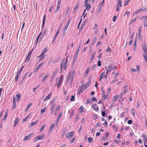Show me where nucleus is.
Masks as SVG:
<instances>
[{
	"label": "nucleus",
	"instance_id": "22",
	"mask_svg": "<svg viewBox=\"0 0 147 147\" xmlns=\"http://www.w3.org/2000/svg\"><path fill=\"white\" fill-rule=\"evenodd\" d=\"M47 31V29H45L40 39L42 38L46 35Z\"/></svg>",
	"mask_w": 147,
	"mask_h": 147
},
{
	"label": "nucleus",
	"instance_id": "47",
	"mask_svg": "<svg viewBox=\"0 0 147 147\" xmlns=\"http://www.w3.org/2000/svg\"><path fill=\"white\" fill-rule=\"evenodd\" d=\"M79 5V1H78L77 2V3L76 6L75 7V9H78V8Z\"/></svg>",
	"mask_w": 147,
	"mask_h": 147
},
{
	"label": "nucleus",
	"instance_id": "64",
	"mask_svg": "<svg viewBox=\"0 0 147 147\" xmlns=\"http://www.w3.org/2000/svg\"><path fill=\"white\" fill-rule=\"evenodd\" d=\"M71 101H73L75 100V96H72L70 99Z\"/></svg>",
	"mask_w": 147,
	"mask_h": 147
},
{
	"label": "nucleus",
	"instance_id": "33",
	"mask_svg": "<svg viewBox=\"0 0 147 147\" xmlns=\"http://www.w3.org/2000/svg\"><path fill=\"white\" fill-rule=\"evenodd\" d=\"M16 97L17 100L18 102L20 98V95L18 93L16 94Z\"/></svg>",
	"mask_w": 147,
	"mask_h": 147
},
{
	"label": "nucleus",
	"instance_id": "42",
	"mask_svg": "<svg viewBox=\"0 0 147 147\" xmlns=\"http://www.w3.org/2000/svg\"><path fill=\"white\" fill-rule=\"evenodd\" d=\"M92 101V100L91 98H88L87 100L86 104H88L89 103H90Z\"/></svg>",
	"mask_w": 147,
	"mask_h": 147
},
{
	"label": "nucleus",
	"instance_id": "32",
	"mask_svg": "<svg viewBox=\"0 0 147 147\" xmlns=\"http://www.w3.org/2000/svg\"><path fill=\"white\" fill-rule=\"evenodd\" d=\"M32 50L30 52H29V53L28 54V56H27V58H28V61L30 59V56L32 54Z\"/></svg>",
	"mask_w": 147,
	"mask_h": 147
},
{
	"label": "nucleus",
	"instance_id": "24",
	"mask_svg": "<svg viewBox=\"0 0 147 147\" xmlns=\"http://www.w3.org/2000/svg\"><path fill=\"white\" fill-rule=\"evenodd\" d=\"M36 137L37 138L38 140H41L43 139L44 138V137L42 135H39L37 136Z\"/></svg>",
	"mask_w": 147,
	"mask_h": 147
},
{
	"label": "nucleus",
	"instance_id": "48",
	"mask_svg": "<svg viewBox=\"0 0 147 147\" xmlns=\"http://www.w3.org/2000/svg\"><path fill=\"white\" fill-rule=\"evenodd\" d=\"M137 18H134L132 20L130 21V24H132L133 22H135Z\"/></svg>",
	"mask_w": 147,
	"mask_h": 147
},
{
	"label": "nucleus",
	"instance_id": "63",
	"mask_svg": "<svg viewBox=\"0 0 147 147\" xmlns=\"http://www.w3.org/2000/svg\"><path fill=\"white\" fill-rule=\"evenodd\" d=\"M105 51L110 52L111 51V48L109 47H107V49Z\"/></svg>",
	"mask_w": 147,
	"mask_h": 147
},
{
	"label": "nucleus",
	"instance_id": "54",
	"mask_svg": "<svg viewBox=\"0 0 147 147\" xmlns=\"http://www.w3.org/2000/svg\"><path fill=\"white\" fill-rule=\"evenodd\" d=\"M146 63H147V55H143Z\"/></svg>",
	"mask_w": 147,
	"mask_h": 147
},
{
	"label": "nucleus",
	"instance_id": "8",
	"mask_svg": "<svg viewBox=\"0 0 147 147\" xmlns=\"http://www.w3.org/2000/svg\"><path fill=\"white\" fill-rule=\"evenodd\" d=\"M32 133L29 134L28 136L25 137L23 139V140L25 141L26 140H30L32 137Z\"/></svg>",
	"mask_w": 147,
	"mask_h": 147
},
{
	"label": "nucleus",
	"instance_id": "40",
	"mask_svg": "<svg viewBox=\"0 0 147 147\" xmlns=\"http://www.w3.org/2000/svg\"><path fill=\"white\" fill-rule=\"evenodd\" d=\"M96 105L94 104L93 105V107L96 111H97L98 110V107H96Z\"/></svg>",
	"mask_w": 147,
	"mask_h": 147
},
{
	"label": "nucleus",
	"instance_id": "4",
	"mask_svg": "<svg viewBox=\"0 0 147 147\" xmlns=\"http://www.w3.org/2000/svg\"><path fill=\"white\" fill-rule=\"evenodd\" d=\"M70 20H69L68 21L67 24H66L65 27H64L63 29V36H64V35H65V32L67 30V29L69 26V25L70 23Z\"/></svg>",
	"mask_w": 147,
	"mask_h": 147
},
{
	"label": "nucleus",
	"instance_id": "43",
	"mask_svg": "<svg viewBox=\"0 0 147 147\" xmlns=\"http://www.w3.org/2000/svg\"><path fill=\"white\" fill-rule=\"evenodd\" d=\"M46 108L45 107L44 108L41 110V114H42L43 113H45L46 111Z\"/></svg>",
	"mask_w": 147,
	"mask_h": 147
},
{
	"label": "nucleus",
	"instance_id": "13",
	"mask_svg": "<svg viewBox=\"0 0 147 147\" xmlns=\"http://www.w3.org/2000/svg\"><path fill=\"white\" fill-rule=\"evenodd\" d=\"M55 105V104H53L51 106L50 111V114L51 115H52L53 113Z\"/></svg>",
	"mask_w": 147,
	"mask_h": 147
},
{
	"label": "nucleus",
	"instance_id": "18",
	"mask_svg": "<svg viewBox=\"0 0 147 147\" xmlns=\"http://www.w3.org/2000/svg\"><path fill=\"white\" fill-rule=\"evenodd\" d=\"M96 54V52H94L92 55V57H91V58L90 59V63L92 60L94 59V57Z\"/></svg>",
	"mask_w": 147,
	"mask_h": 147
},
{
	"label": "nucleus",
	"instance_id": "11",
	"mask_svg": "<svg viewBox=\"0 0 147 147\" xmlns=\"http://www.w3.org/2000/svg\"><path fill=\"white\" fill-rule=\"evenodd\" d=\"M61 25H61V26L59 27V29H58L57 31V32L56 33L55 35V36L54 37V38H53V41H55V40L58 35L59 30L61 28Z\"/></svg>",
	"mask_w": 147,
	"mask_h": 147
},
{
	"label": "nucleus",
	"instance_id": "51",
	"mask_svg": "<svg viewBox=\"0 0 147 147\" xmlns=\"http://www.w3.org/2000/svg\"><path fill=\"white\" fill-rule=\"evenodd\" d=\"M96 66H97L96 65V64L94 65L91 67V70H93V69H94L95 68V67H96Z\"/></svg>",
	"mask_w": 147,
	"mask_h": 147
},
{
	"label": "nucleus",
	"instance_id": "36",
	"mask_svg": "<svg viewBox=\"0 0 147 147\" xmlns=\"http://www.w3.org/2000/svg\"><path fill=\"white\" fill-rule=\"evenodd\" d=\"M115 101H113V102H112L110 106V109L112 108L115 105Z\"/></svg>",
	"mask_w": 147,
	"mask_h": 147
},
{
	"label": "nucleus",
	"instance_id": "1",
	"mask_svg": "<svg viewBox=\"0 0 147 147\" xmlns=\"http://www.w3.org/2000/svg\"><path fill=\"white\" fill-rule=\"evenodd\" d=\"M74 69L73 71H70L67 77V82H68L69 80H70L71 82H72L73 81V78L74 75Z\"/></svg>",
	"mask_w": 147,
	"mask_h": 147
},
{
	"label": "nucleus",
	"instance_id": "45",
	"mask_svg": "<svg viewBox=\"0 0 147 147\" xmlns=\"http://www.w3.org/2000/svg\"><path fill=\"white\" fill-rule=\"evenodd\" d=\"M89 70H90V67H88L85 73V74L86 75V76H87V75L88 74L89 72Z\"/></svg>",
	"mask_w": 147,
	"mask_h": 147
},
{
	"label": "nucleus",
	"instance_id": "41",
	"mask_svg": "<svg viewBox=\"0 0 147 147\" xmlns=\"http://www.w3.org/2000/svg\"><path fill=\"white\" fill-rule=\"evenodd\" d=\"M32 105V103H30L29 105L27 106L26 109V111H27L28 109L30 108V107L31 105Z\"/></svg>",
	"mask_w": 147,
	"mask_h": 147
},
{
	"label": "nucleus",
	"instance_id": "52",
	"mask_svg": "<svg viewBox=\"0 0 147 147\" xmlns=\"http://www.w3.org/2000/svg\"><path fill=\"white\" fill-rule=\"evenodd\" d=\"M24 66L23 65V66H22V67L20 68V71H18L17 72H19V73L21 74L22 71V69L24 68Z\"/></svg>",
	"mask_w": 147,
	"mask_h": 147
},
{
	"label": "nucleus",
	"instance_id": "14",
	"mask_svg": "<svg viewBox=\"0 0 147 147\" xmlns=\"http://www.w3.org/2000/svg\"><path fill=\"white\" fill-rule=\"evenodd\" d=\"M112 67V66L111 65H109L107 68L106 67H105L107 71L106 75H107L108 74L109 72L110 71V70L111 69Z\"/></svg>",
	"mask_w": 147,
	"mask_h": 147
},
{
	"label": "nucleus",
	"instance_id": "31",
	"mask_svg": "<svg viewBox=\"0 0 147 147\" xmlns=\"http://www.w3.org/2000/svg\"><path fill=\"white\" fill-rule=\"evenodd\" d=\"M86 8L87 10H89L91 8V5L90 4L88 3L86 4Z\"/></svg>",
	"mask_w": 147,
	"mask_h": 147
},
{
	"label": "nucleus",
	"instance_id": "57",
	"mask_svg": "<svg viewBox=\"0 0 147 147\" xmlns=\"http://www.w3.org/2000/svg\"><path fill=\"white\" fill-rule=\"evenodd\" d=\"M132 114L133 116L135 115V111L133 109H132L131 110Z\"/></svg>",
	"mask_w": 147,
	"mask_h": 147
},
{
	"label": "nucleus",
	"instance_id": "16",
	"mask_svg": "<svg viewBox=\"0 0 147 147\" xmlns=\"http://www.w3.org/2000/svg\"><path fill=\"white\" fill-rule=\"evenodd\" d=\"M51 95V93H50L44 99V101H47L50 99V96Z\"/></svg>",
	"mask_w": 147,
	"mask_h": 147
},
{
	"label": "nucleus",
	"instance_id": "46",
	"mask_svg": "<svg viewBox=\"0 0 147 147\" xmlns=\"http://www.w3.org/2000/svg\"><path fill=\"white\" fill-rule=\"evenodd\" d=\"M55 124L54 123H53L50 126V129L51 131H52V129L54 128V127L55 126Z\"/></svg>",
	"mask_w": 147,
	"mask_h": 147
},
{
	"label": "nucleus",
	"instance_id": "30",
	"mask_svg": "<svg viewBox=\"0 0 147 147\" xmlns=\"http://www.w3.org/2000/svg\"><path fill=\"white\" fill-rule=\"evenodd\" d=\"M84 90V86H79V90L81 92H82Z\"/></svg>",
	"mask_w": 147,
	"mask_h": 147
},
{
	"label": "nucleus",
	"instance_id": "17",
	"mask_svg": "<svg viewBox=\"0 0 147 147\" xmlns=\"http://www.w3.org/2000/svg\"><path fill=\"white\" fill-rule=\"evenodd\" d=\"M20 74L19 73V72H17V75L15 77V81H17L20 76Z\"/></svg>",
	"mask_w": 147,
	"mask_h": 147
},
{
	"label": "nucleus",
	"instance_id": "53",
	"mask_svg": "<svg viewBox=\"0 0 147 147\" xmlns=\"http://www.w3.org/2000/svg\"><path fill=\"white\" fill-rule=\"evenodd\" d=\"M93 118L94 119L96 120L98 118V116L96 115H93Z\"/></svg>",
	"mask_w": 147,
	"mask_h": 147
},
{
	"label": "nucleus",
	"instance_id": "37",
	"mask_svg": "<svg viewBox=\"0 0 147 147\" xmlns=\"http://www.w3.org/2000/svg\"><path fill=\"white\" fill-rule=\"evenodd\" d=\"M45 126H46L45 124H43V125H42V126L41 128L40 129V132H41L44 129V128L45 127Z\"/></svg>",
	"mask_w": 147,
	"mask_h": 147
},
{
	"label": "nucleus",
	"instance_id": "10",
	"mask_svg": "<svg viewBox=\"0 0 147 147\" xmlns=\"http://www.w3.org/2000/svg\"><path fill=\"white\" fill-rule=\"evenodd\" d=\"M46 54H42V53H41L40 55L38 57V58H40L39 59V61H40V60L43 59L46 56Z\"/></svg>",
	"mask_w": 147,
	"mask_h": 147
},
{
	"label": "nucleus",
	"instance_id": "21",
	"mask_svg": "<svg viewBox=\"0 0 147 147\" xmlns=\"http://www.w3.org/2000/svg\"><path fill=\"white\" fill-rule=\"evenodd\" d=\"M143 50L144 53V54H143V55H147V50L146 47H143Z\"/></svg>",
	"mask_w": 147,
	"mask_h": 147
},
{
	"label": "nucleus",
	"instance_id": "29",
	"mask_svg": "<svg viewBox=\"0 0 147 147\" xmlns=\"http://www.w3.org/2000/svg\"><path fill=\"white\" fill-rule=\"evenodd\" d=\"M119 97V96L118 95H116V96H114L113 98V100L115 101H117V100L118 98Z\"/></svg>",
	"mask_w": 147,
	"mask_h": 147
},
{
	"label": "nucleus",
	"instance_id": "34",
	"mask_svg": "<svg viewBox=\"0 0 147 147\" xmlns=\"http://www.w3.org/2000/svg\"><path fill=\"white\" fill-rule=\"evenodd\" d=\"M61 6V4H57V9L55 10V13L59 9Z\"/></svg>",
	"mask_w": 147,
	"mask_h": 147
},
{
	"label": "nucleus",
	"instance_id": "15",
	"mask_svg": "<svg viewBox=\"0 0 147 147\" xmlns=\"http://www.w3.org/2000/svg\"><path fill=\"white\" fill-rule=\"evenodd\" d=\"M45 20H46V15H45L43 16L42 23V28H43V27L45 25Z\"/></svg>",
	"mask_w": 147,
	"mask_h": 147
},
{
	"label": "nucleus",
	"instance_id": "58",
	"mask_svg": "<svg viewBox=\"0 0 147 147\" xmlns=\"http://www.w3.org/2000/svg\"><path fill=\"white\" fill-rule=\"evenodd\" d=\"M127 90H128V89H126L124 90L121 93V95H122V94H125L126 92H127Z\"/></svg>",
	"mask_w": 147,
	"mask_h": 147
},
{
	"label": "nucleus",
	"instance_id": "35",
	"mask_svg": "<svg viewBox=\"0 0 147 147\" xmlns=\"http://www.w3.org/2000/svg\"><path fill=\"white\" fill-rule=\"evenodd\" d=\"M47 47H46L45 48L43 49L42 52V54H45V53H46L47 51Z\"/></svg>",
	"mask_w": 147,
	"mask_h": 147
},
{
	"label": "nucleus",
	"instance_id": "20",
	"mask_svg": "<svg viewBox=\"0 0 147 147\" xmlns=\"http://www.w3.org/2000/svg\"><path fill=\"white\" fill-rule=\"evenodd\" d=\"M105 74V71L103 72L100 75V78H99V80L100 81H101L102 80V78L104 76V75Z\"/></svg>",
	"mask_w": 147,
	"mask_h": 147
},
{
	"label": "nucleus",
	"instance_id": "3",
	"mask_svg": "<svg viewBox=\"0 0 147 147\" xmlns=\"http://www.w3.org/2000/svg\"><path fill=\"white\" fill-rule=\"evenodd\" d=\"M147 11V9L145 7H142L141 8L137 9L135 12L133 13V16L134 15L135 13L137 14L139 13L142 12V11Z\"/></svg>",
	"mask_w": 147,
	"mask_h": 147
},
{
	"label": "nucleus",
	"instance_id": "5",
	"mask_svg": "<svg viewBox=\"0 0 147 147\" xmlns=\"http://www.w3.org/2000/svg\"><path fill=\"white\" fill-rule=\"evenodd\" d=\"M80 47H79L78 48L77 50H76L75 54L74 55V58L73 59V62H75L77 59L78 53L80 51Z\"/></svg>",
	"mask_w": 147,
	"mask_h": 147
},
{
	"label": "nucleus",
	"instance_id": "19",
	"mask_svg": "<svg viewBox=\"0 0 147 147\" xmlns=\"http://www.w3.org/2000/svg\"><path fill=\"white\" fill-rule=\"evenodd\" d=\"M63 78V76H62L60 77V79L59 80V81L57 82V83L58 84V88L60 86V85L61 83V80Z\"/></svg>",
	"mask_w": 147,
	"mask_h": 147
},
{
	"label": "nucleus",
	"instance_id": "2",
	"mask_svg": "<svg viewBox=\"0 0 147 147\" xmlns=\"http://www.w3.org/2000/svg\"><path fill=\"white\" fill-rule=\"evenodd\" d=\"M67 62H65L64 59H63L61 61V71L62 72V69L63 66L64 69L65 70L67 66Z\"/></svg>",
	"mask_w": 147,
	"mask_h": 147
},
{
	"label": "nucleus",
	"instance_id": "50",
	"mask_svg": "<svg viewBox=\"0 0 147 147\" xmlns=\"http://www.w3.org/2000/svg\"><path fill=\"white\" fill-rule=\"evenodd\" d=\"M130 0H127L125 1V3L124 4V6H126L128 4V3L130 1Z\"/></svg>",
	"mask_w": 147,
	"mask_h": 147
},
{
	"label": "nucleus",
	"instance_id": "56",
	"mask_svg": "<svg viewBox=\"0 0 147 147\" xmlns=\"http://www.w3.org/2000/svg\"><path fill=\"white\" fill-rule=\"evenodd\" d=\"M88 142L91 143L92 142V139L91 137H89L88 138Z\"/></svg>",
	"mask_w": 147,
	"mask_h": 147
},
{
	"label": "nucleus",
	"instance_id": "6",
	"mask_svg": "<svg viewBox=\"0 0 147 147\" xmlns=\"http://www.w3.org/2000/svg\"><path fill=\"white\" fill-rule=\"evenodd\" d=\"M74 132L73 131H71L67 133L66 134L67 138L69 139L71 138L74 135Z\"/></svg>",
	"mask_w": 147,
	"mask_h": 147
},
{
	"label": "nucleus",
	"instance_id": "12",
	"mask_svg": "<svg viewBox=\"0 0 147 147\" xmlns=\"http://www.w3.org/2000/svg\"><path fill=\"white\" fill-rule=\"evenodd\" d=\"M44 64V62L40 63L39 65H38L37 67L35 69L34 71V72L36 73L37 72V71L40 68V67L42 66V65Z\"/></svg>",
	"mask_w": 147,
	"mask_h": 147
},
{
	"label": "nucleus",
	"instance_id": "62",
	"mask_svg": "<svg viewBox=\"0 0 147 147\" xmlns=\"http://www.w3.org/2000/svg\"><path fill=\"white\" fill-rule=\"evenodd\" d=\"M103 125L105 127H107L108 125V123L106 120H105V122L103 123Z\"/></svg>",
	"mask_w": 147,
	"mask_h": 147
},
{
	"label": "nucleus",
	"instance_id": "7",
	"mask_svg": "<svg viewBox=\"0 0 147 147\" xmlns=\"http://www.w3.org/2000/svg\"><path fill=\"white\" fill-rule=\"evenodd\" d=\"M122 1L121 0H118V3L117 4V9L116 11H118L119 10V7H122Z\"/></svg>",
	"mask_w": 147,
	"mask_h": 147
},
{
	"label": "nucleus",
	"instance_id": "27",
	"mask_svg": "<svg viewBox=\"0 0 147 147\" xmlns=\"http://www.w3.org/2000/svg\"><path fill=\"white\" fill-rule=\"evenodd\" d=\"M143 24L144 27H147V20L145 19L143 21Z\"/></svg>",
	"mask_w": 147,
	"mask_h": 147
},
{
	"label": "nucleus",
	"instance_id": "44",
	"mask_svg": "<svg viewBox=\"0 0 147 147\" xmlns=\"http://www.w3.org/2000/svg\"><path fill=\"white\" fill-rule=\"evenodd\" d=\"M62 115H63V112H61L59 114V115L58 116L57 118V119H59L61 118V116H62Z\"/></svg>",
	"mask_w": 147,
	"mask_h": 147
},
{
	"label": "nucleus",
	"instance_id": "59",
	"mask_svg": "<svg viewBox=\"0 0 147 147\" xmlns=\"http://www.w3.org/2000/svg\"><path fill=\"white\" fill-rule=\"evenodd\" d=\"M16 107V102H13V109H14Z\"/></svg>",
	"mask_w": 147,
	"mask_h": 147
},
{
	"label": "nucleus",
	"instance_id": "25",
	"mask_svg": "<svg viewBox=\"0 0 147 147\" xmlns=\"http://www.w3.org/2000/svg\"><path fill=\"white\" fill-rule=\"evenodd\" d=\"M19 120V119L18 118H17L16 119L15 121H14V127H15L16 125L17 124H18V123Z\"/></svg>",
	"mask_w": 147,
	"mask_h": 147
},
{
	"label": "nucleus",
	"instance_id": "23",
	"mask_svg": "<svg viewBox=\"0 0 147 147\" xmlns=\"http://www.w3.org/2000/svg\"><path fill=\"white\" fill-rule=\"evenodd\" d=\"M49 75L48 74H46L45 76L42 78V82H44L46 79L47 78L49 77Z\"/></svg>",
	"mask_w": 147,
	"mask_h": 147
},
{
	"label": "nucleus",
	"instance_id": "55",
	"mask_svg": "<svg viewBox=\"0 0 147 147\" xmlns=\"http://www.w3.org/2000/svg\"><path fill=\"white\" fill-rule=\"evenodd\" d=\"M96 40H97V38H94L93 39V41H92V45L94 44L96 42Z\"/></svg>",
	"mask_w": 147,
	"mask_h": 147
},
{
	"label": "nucleus",
	"instance_id": "38",
	"mask_svg": "<svg viewBox=\"0 0 147 147\" xmlns=\"http://www.w3.org/2000/svg\"><path fill=\"white\" fill-rule=\"evenodd\" d=\"M67 132V131H66V129H63V132H62V135H61V136L62 137H64V136H65V133H66Z\"/></svg>",
	"mask_w": 147,
	"mask_h": 147
},
{
	"label": "nucleus",
	"instance_id": "49",
	"mask_svg": "<svg viewBox=\"0 0 147 147\" xmlns=\"http://www.w3.org/2000/svg\"><path fill=\"white\" fill-rule=\"evenodd\" d=\"M84 108L82 106L80 108L79 110L81 113H82L84 111Z\"/></svg>",
	"mask_w": 147,
	"mask_h": 147
},
{
	"label": "nucleus",
	"instance_id": "61",
	"mask_svg": "<svg viewBox=\"0 0 147 147\" xmlns=\"http://www.w3.org/2000/svg\"><path fill=\"white\" fill-rule=\"evenodd\" d=\"M97 65L99 67L101 65V62L100 61L98 60V61Z\"/></svg>",
	"mask_w": 147,
	"mask_h": 147
},
{
	"label": "nucleus",
	"instance_id": "28",
	"mask_svg": "<svg viewBox=\"0 0 147 147\" xmlns=\"http://www.w3.org/2000/svg\"><path fill=\"white\" fill-rule=\"evenodd\" d=\"M37 123V122L36 121L33 122L30 124L29 126L30 127H31L32 126L36 125Z\"/></svg>",
	"mask_w": 147,
	"mask_h": 147
},
{
	"label": "nucleus",
	"instance_id": "9",
	"mask_svg": "<svg viewBox=\"0 0 147 147\" xmlns=\"http://www.w3.org/2000/svg\"><path fill=\"white\" fill-rule=\"evenodd\" d=\"M58 61V59L57 58H56L54 59H53V58L51 57L49 61V63H55L57 62Z\"/></svg>",
	"mask_w": 147,
	"mask_h": 147
},
{
	"label": "nucleus",
	"instance_id": "39",
	"mask_svg": "<svg viewBox=\"0 0 147 147\" xmlns=\"http://www.w3.org/2000/svg\"><path fill=\"white\" fill-rule=\"evenodd\" d=\"M142 136L145 140L146 142V143H147V138L146 137V135L144 134H142Z\"/></svg>",
	"mask_w": 147,
	"mask_h": 147
},
{
	"label": "nucleus",
	"instance_id": "60",
	"mask_svg": "<svg viewBox=\"0 0 147 147\" xmlns=\"http://www.w3.org/2000/svg\"><path fill=\"white\" fill-rule=\"evenodd\" d=\"M7 116V112H6L5 116L3 117V120H5L6 119V118Z\"/></svg>",
	"mask_w": 147,
	"mask_h": 147
},
{
	"label": "nucleus",
	"instance_id": "26",
	"mask_svg": "<svg viewBox=\"0 0 147 147\" xmlns=\"http://www.w3.org/2000/svg\"><path fill=\"white\" fill-rule=\"evenodd\" d=\"M57 74V72L56 71H54L53 72V73L51 77V78L52 80L54 78L55 76Z\"/></svg>",
	"mask_w": 147,
	"mask_h": 147
}]
</instances>
